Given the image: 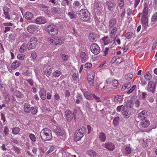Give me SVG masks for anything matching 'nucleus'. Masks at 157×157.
<instances>
[{"label": "nucleus", "instance_id": "obj_1", "mask_svg": "<svg viewBox=\"0 0 157 157\" xmlns=\"http://www.w3.org/2000/svg\"><path fill=\"white\" fill-rule=\"evenodd\" d=\"M40 135L41 139L44 141L49 140L52 137L51 130L46 128H43L41 130Z\"/></svg>", "mask_w": 157, "mask_h": 157}, {"label": "nucleus", "instance_id": "obj_2", "mask_svg": "<svg viewBox=\"0 0 157 157\" xmlns=\"http://www.w3.org/2000/svg\"><path fill=\"white\" fill-rule=\"evenodd\" d=\"M78 15L80 18L84 21L90 22V14L86 9H82L80 10L79 12Z\"/></svg>", "mask_w": 157, "mask_h": 157}, {"label": "nucleus", "instance_id": "obj_3", "mask_svg": "<svg viewBox=\"0 0 157 157\" xmlns=\"http://www.w3.org/2000/svg\"><path fill=\"white\" fill-rule=\"evenodd\" d=\"M148 8L147 5H145L142 12L141 22L144 29H146L148 25Z\"/></svg>", "mask_w": 157, "mask_h": 157}, {"label": "nucleus", "instance_id": "obj_4", "mask_svg": "<svg viewBox=\"0 0 157 157\" xmlns=\"http://www.w3.org/2000/svg\"><path fill=\"white\" fill-rule=\"evenodd\" d=\"M86 128L84 127H80L76 132V133L74 137L75 141H77L80 140L84 136L85 133Z\"/></svg>", "mask_w": 157, "mask_h": 157}, {"label": "nucleus", "instance_id": "obj_5", "mask_svg": "<svg viewBox=\"0 0 157 157\" xmlns=\"http://www.w3.org/2000/svg\"><path fill=\"white\" fill-rule=\"evenodd\" d=\"M37 40L34 36L32 37L28 43V48L29 50L35 49L37 46Z\"/></svg>", "mask_w": 157, "mask_h": 157}, {"label": "nucleus", "instance_id": "obj_6", "mask_svg": "<svg viewBox=\"0 0 157 157\" xmlns=\"http://www.w3.org/2000/svg\"><path fill=\"white\" fill-rule=\"evenodd\" d=\"M47 29L48 33L51 35H56L58 33V32L57 27L53 25L48 26Z\"/></svg>", "mask_w": 157, "mask_h": 157}, {"label": "nucleus", "instance_id": "obj_7", "mask_svg": "<svg viewBox=\"0 0 157 157\" xmlns=\"http://www.w3.org/2000/svg\"><path fill=\"white\" fill-rule=\"evenodd\" d=\"M91 52L95 55H97L100 52V49L99 46L95 43L92 44L90 46Z\"/></svg>", "mask_w": 157, "mask_h": 157}, {"label": "nucleus", "instance_id": "obj_8", "mask_svg": "<svg viewBox=\"0 0 157 157\" xmlns=\"http://www.w3.org/2000/svg\"><path fill=\"white\" fill-rule=\"evenodd\" d=\"M48 41L50 43H52L56 45H60L63 43L64 40H61V38L55 37L48 38Z\"/></svg>", "mask_w": 157, "mask_h": 157}, {"label": "nucleus", "instance_id": "obj_9", "mask_svg": "<svg viewBox=\"0 0 157 157\" xmlns=\"http://www.w3.org/2000/svg\"><path fill=\"white\" fill-rule=\"evenodd\" d=\"M52 69L48 65H45L43 69V74L48 77L52 72Z\"/></svg>", "mask_w": 157, "mask_h": 157}, {"label": "nucleus", "instance_id": "obj_10", "mask_svg": "<svg viewBox=\"0 0 157 157\" xmlns=\"http://www.w3.org/2000/svg\"><path fill=\"white\" fill-rule=\"evenodd\" d=\"M147 90L149 92H151L152 93H155V85L153 82L150 81L148 82Z\"/></svg>", "mask_w": 157, "mask_h": 157}, {"label": "nucleus", "instance_id": "obj_11", "mask_svg": "<svg viewBox=\"0 0 157 157\" xmlns=\"http://www.w3.org/2000/svg\"><path fill=\"white\" fill-rule=\"evenodd\" d=\"M102 146H104L109 151H113L115 148V145L114 144L112 143L106 142L105 144H102Z\"/></svg>", "mask_w": 157, "mask_h": 157}, {"label": "nucleus", "instance_id": "obj_12", "mask_svg": "<svg viewBox=\"0 0 157 157\" xmlns=\"http://www.w3.org/2000/svg\"><path fill=\"white\" fill-rule=\"evenodd\" d=\"M98 35L94 33H90L89 34V39L91 42H96L98 39Z\"/></svg>", "mask_w": 157, "mask_h": 157}, {"label": "nucleus", "instance_id": "obj_13", "mask_svg": "<svg viewBox=\"0 0 157 157\" xmlns=\"http://www.w3.org/2000/svg\"><path fill=\"white\" fill-rule=\"evenodd\" d=\"M65 114L67 121L69 122L71 121L74 116L73 114L69 110H66Z\"/></svg>", "mask_w": 157, "mask_h": 157}, {"label": "nucleus", "instance_id": "obj_14", "mask_svg": "<svg viewBox=\"0 0 157 157\" xmlns=\"http://www.w3.org/2000/svg\"><path fill=\"white\" fill-rule=\"evenodd\" d=\"M35 23L38 24H44L46 22V19L44 17H40L35 20Z\"/></svg>", "mask_w": 157, "mask_h": 157}, {"label": "nucleus", "instance_id": "obj_15", "mask_svg": "<svg viewBox=\"0 0 157 157\" xmlns=\"http://www.w3.org/2000/svg\"><path fill=\"white\" fill-rule=\"evenodd\" d=\"M28 31L30 33H34L36 32L37 30V28L36 26L34 25H29L27 27Z\"/></svg>", "mask_w": 157, "mask_h": 157}, {"label": "nucleus", "instance_id": "obj_16", "mask_svg": "<svg viewBox=\"0 0 157 157\" xmlns=\"http://www.w3.org/2000/svg\"><path fill=\"white\" fill-rule=\"evenodd\" d=\"M131 114V112L130 109H128L127 107L122 113L124 117L126 119L128 118L130 116Z\"/></svg>", "mask_w": 157, "mask_h": 157}, {"label": "nucleus", "instance_id": "obj_17", "mask_svg": "<svg viewBox=\"0 0 157 157\" xmlns=\"http://www.w3.org/2000/svg\"><path fill=\"white\" fill-rule=\"evenodd\" d=\"M147 116V113L145 110H143L138 114V117L140 120L144 119Z\"/></svg>", "mask_w": 157, "mask_h": 157}, {"label": "nucleus", "instance_id": "obj_18", "mask_svg": "<svg viewBox=\"0 0 157 157\" xmlns=\"http://www.w3.org/2000/svg\"><path fill=\"white\" fill-rule=\"evenodd\" d=\"M94 76L93 75L89 74L87 77V79L89 83L90 86H94Z\"/></svg>", "mask_w": 157, "mask_h": 157}, {"label": "nucleus", "instance_id": "obj_19", "mask_svg": "<svg viewBox=\"0 0 157 157\" xmlns=\"http://www.w3.org/2000/svg\"><path fill=\"white\" fill-rule=\"evenodd\" d=\"M21 64L20 62L18 60H15L11 64V67L13 69H15L19 67Z\"/></svg>", "mask_w": 157, "mask_h": 157}, {"label": "nucleus", "instance_id": "obj_20", "mask_svg": "<svg viewBox=\"0 0 157 157\" xmlns=\"http://www.w3.org/2000/svg\"><path fill=\"white\" fill-rule=\"evenodd\" d=\"M46 91L43 88L41 89L39 92L40 97L43 100L46 99Z\"/></svg>", "mask_w": 157, "mask_h": 157}, {"label": "nucleus", "instance_id": "obj_21", "mask_svg": "<svg viewBox=\"0 0 157 157\" xmlns=\"http://www.w3.org/2000/svg\"><path fill=\"white\" fill-rule=\"evenodd\" d=\"M114 101L116 103H121L123 101V98L122 96L120 95L115 96L114 98Z\"/></svg>", "mask_w": 157, "mask_h": 157}, {"label": "nucleus", "instance_id": "obj_22", "mask_svg": "<svg viewBox=\"0 0 157 157\" xmlns=\"http://www.w3.org/2000/svg\"><path fill=\"white\" fill-rule=\"evenodd\" d=\"M24 17L26 19L30 20L32 19L33 15L31 12H27L25 13Z\"/></svg>", "mask_w": 157, "mask_h": 157}, {"label": "nucleus", "instance_id": "obj_23", "mask_svg": "<svg viewBox=\"0 0 157 157\" xmlns=\"http://www.w3.org/2000/svg\"><path fill=\"white\" fill-rule=\"evenodd\" d=\"M31 107L29 104L27 103H25L24 106V110L25 113H29L30 112Z\"/></svg>", "mask_w": 157, "mask_h": 157}, {"label": "nucleus", "instance_id": "obj_24", "mask_svg": "<svg viewBox=\"0 0 157 157\" xmlns=\"http://www.w3.org/2000/svg\"><path fill=\"white\" fill-rule=\"evenodd\" d=\"M107 8L110 11H113L115 8L114 4L111 2H108L107 3Z\"/></svg>", "mask_w": 157, "mask_h": 157}, {"label": "nucleus", "instance_id": "obj_25", "mask_svg": "<svg viewBox=\"0 0 157 157\" xmlns=\"http://www.w3.org/2000/svg\"><path fill=\"white\" fill-rule=\"evenodd\" d=\"M150 121L148 120H144L142 121L140 123V125L143 128L147 127L150 124Z\"/></svg>", "mask_w": 157, "mask_h": 157}, {"label": "nucleus", "instance_id": "obj_26", "mask_svg": "<svg viewBox=\"0 0 157 157\" xmlns=\"http://www.w3.org/2000/svg\"><path fill=\"white\" fill-rule=\"evenodd\" d=\"M80 55L81 60L82 63L86 61L88 58L86 54L84 52H82Z\"/></svg>", "mask_w": 157, "mask_h": 157}, {"label": "nucleus", "instance_id": "obj_27", "mask_svg": "<svg viewBox=\"0 0 157 157\" xmlns=\"http://www.w3.org/2000/svg\"><path fill=\"white\" fill-rule=\"evenodd\" d=\"M99 140L101 142H104L105 141L106 137L105 134L103 132H100L99 135Z\"/></svg>", "mask_w": 157, "mask_h": 157}, {"label": "nucleus", "instance_id": "obj_28", "mask_svg": "<svg viewBox=\"0 0 157 157\" xmlns=\"http://www.w3.org/2000/svg\"><path fill=\"white\" fill-rule=\"evenodd\" d=\"M116 21L114 19H111L109 22V27L110 28L116 27Z\"/></svg>", "mask_w": 157, "mask_h": 157}, {"label": "nucleus", "instance_id": "obj_29", "mask_svg": "<svg viewBox=\"0 0 157 157\" xmlns=\"http://www.w3.org/2000/svg\"><path fill=\"white\" fill-rule=\"evenodd\" d=\"M117 28L116 27H114L111 30V32L110 33V36L113 38H114L115 34H116Z\"/></svg>", "mask_w": 157, "mask_h": 157}, {"label": "nucleus", "instance_id": "obj_30", "mask_svg": "<svg viewBox=\"0 0 157 157\" xmlns=\"http://www.w3.org/2000/svg\"><path fill=\"white\" fill-rule=\"evenodd\" d=\"M27 50L26 45L25 44H23L19 49L20 52L21 53L25 52Z\"/></svg>", "mask_w": 157, "mask_h": 157}, {"label": "nucleus", "instance_id": "obj_31", "mask_svg": "<svg viewBox=\"0 0 157 157\" xmlns=\"http://www.w3.org/2000/svg\"><path fill=\"white\" fill-rule=\"evenodd\" d=\"M87 154L91 157H95L97 155L96 152L92 150H90L87 151Z\"/></svg>", "mask_w": 157, "mask_h": 157}, {"label": "nucleus", "instance_id": "obj_32", "mask_svg": "<svg viewBox=\"0 0 157 157\" xmlns=\"http://www.w3.org/2000/svg\"><path fill=\"white\" fill-rule=\"evenodd\" d=\"M20 129L18 127H15L12 129V133L14 134H17L19 133Z\"/></svg>", "mask_w": 157, "mask_h": 157}, {"label": "nucleus", "instance_id": "obj_33", "mask_svg": "<svg viewBox=\"0 0 157 157\" xmlns=\"http://www.w3.org/2000/svg\"><path fill=\"white\" fill-rule=\"evenodd\" d=\"M145 78L147 80H150L152 78V76L151 74L149 72L146 73L144 75Z\"/></svg>", "mask_w": 157, "mask_h": 157}, {"label": "nucleus", "instance_id": "obj_34", "mask_svg": "<svg viewBox=\"0 0 157 157\" xmlns=\"http://www.w3.org/2000/svg\"><path fill=\"white\" fill-rule=\"evenodd\" d=\"M30 112L33 115H35L37 112V108L36 107L32 106L30 109Z\"/></svg>", "mask_w": 157, "mask_h": 157}, {"label": "nucleus", "instance_id": "obj_35", "mask_svg": "<svg viewBox=\"0 0 157 157\" xmlns=\"http://www.w3.org/2000/svg\"><path fill=\"white\" fill-rule=\"evenodd\" d=\"M51 11L53 14L57 13L59 11V9L55 7H52L51 9Z\"/></svg>", "mask_w": 157, "mask_h": 157}, {"label": "nucleus", "instance_id": "obj_36", "mask_svg": "<svg viewBox=\"0 0 157 157\" xmlns=\"http://www.w3.org/2000/svg\"><path fill=\"white\" fill-rule=\"evenodd\" d=\"M151 21L152 22H153V24L157 21V12L152 16Z\"/></svg>", "mask_w": 157, "mask_h": 157}, {"label": "nucleus", "instance_id": "obj_37", "mask_svg": "<svg viewBox=\"0 0 157 157\" xmlns=\"http://www.w3.org/2000/svg\"><path fill=\"white\" fill-rule=\"evenodd\" d=\"M147 94L145 92H142L141 94H140L139 96V98L140 99H144L147 97Z\"/></svg>", "mask_w": 157, "mask_h": 157}, {"label": "nucleus", "instance_id": "obj_38", "mask_svg": "<svg viewBox=\"0 0 157 157\" xmlns=\"http://www.w3.org/2000/svg\"><path fill=\"white\" fill-rule=\"evenodd\" d=\"M119 120V117H117L114 118L113 120V124L114 126H117Z\"/></svg>", "mask_w": 157, "mask_h": 157}, {"label": "nucleus", "instance_id": "obj_39", "mask_svg": "<svg viewBox=\"0 0 157 157\" xmlns=\"http://www.w3.org/2000/svg\"><path fill=\"white\" fill-rule=\"evenodd\" d=\"M84 95L85 98L88 100H92L93 99L92 94V95H91L85 92L84 94Z\"/></svg>", "mask_w": 157, "mask_h": 157}, {"label": "nucleus", "instance_id": "obj_40", "mask_svg": "<svg viewBox=\"0 0 157 157\" xmlns=\"http://www.w3.org/2000/svg\"><path fill=\"white\" fill-rule=\"evenodd\" d=\"M118 6L121 8H122L124 5V0H118Z\"/></svg>", "mask_w": 157, "mask_h": 157}, {"label": "nucleus", "instance_id": "obj_41", "mask_svg": "<svg viewBox=\"0 0 157 157\" xmlns=\"http://www.w3.org/2000/svg\"><path fill=\"white\" fill-rule=\"evenodd\" d=\"M133 36V34L132 33L130 32H127L126 34V37L127 39H130L132 38Z\"/></svg>", "mask_w": 157, "mask_h": 157}, {"label": "nucleus", "instance_id": "obj_42", "mask_svg": "<svg viewBox=\"0 0 157 157\" xmlns=\"http://www.w3.org/2000/svg\"><path fill=\"white\" fill-rule=\"evenodd\" d=\"M53 76L56 77H59L61 74V72L58 70H57L53 73Z\"/></svg>", "mask_w": 157, "mask_h": 157}, {"label": "nucleus", "instance_id": "obj_43", "mask_svg": "<svg viewBox=\"0 0 157 157\" xmlns=\"http://www.w3.org/2000/svg\"><path fill=\"white\" fill-rule=\"evenodd\" d=\"M131 150L130 147H127L125 148V154L128 155L130 153Z\"/></svg>", "mask_w": 157, "mask_h": 157}, {"label": "nucleus", "instance_id": "obj_44", "mask_svg": "<svg viewBox=\"0 0 157 157\" xmlns=\"http://www.w3.org/2000/svg\"><path fill=\"white\" fill-rule=\"evenodd\" d=\"M25 55L22 54L18 55L17 56V58L20 60H23L25 58Z\"/></svg>", "mask_w": 157, "mask_h": 157}, {"label": "nucleus", "instance_id": "obj_45", "mask_svg": "<svg viewBox=\"0 0 157 157\" xmlns=\"http://www.w3.org/2000/svg\"><path fill=\"white\" fill-rule=\"evenodd\" d=\"M30 139L33 142H35L36 140V138L35 135L33 134H31L29 136Z\"/></svg>", "mask_w": 157, "mask_h": 157}, {"label": "nucleus", "instance_id": "obj_46", "mask_svg": "<svg viewBox=\"0 0 157 157\" xmlns=\"http://www.w3.org/2000/svg\"><path fill=\"white\" fill-rule=\"evenodd\" d=\"M73 78L75 81H76L78 77V73H75L72 75Z\"/></svg>", "mask_w": 157, "mask_h": 157}, {"label": "nucleus", "instance_id": "obj_47", "mask_svg": "<svg viewBox=\"0 0 157 157\" xmlns=\"http://www.w3.org/2000/svg\"><path fill=\"white\" fill-rule=\"evenodd\" d=\"M92 96L93 97V99L94 98L97 102H101L100 98L96 96L95 94H92Z\"/></svg>", "mask_w": 157, "mask_h": 157}, {"label": "nucleus", "instance_id": "obj_48", "mask_svg": "<svg viewBox=\"0 0 157 157\" xmlns=\"http://www.w3.org/2000/svg\"><path fill=\"white\" fill-rule=\"evenodd\" d=\"M55 147H51L49 149L46 153V155H48L49 154L53 151Z\"/></svg>", "mask_w": 157, "mask_h": 157}, {"label": "nucleus", "instance_id": "obj_49", "mask_svg": "<svg viewBox=\"0 0 157 157\" xmlns=\"http://www.w3.org/2000/svg\"><path fill=\"white\" fill-rule=\"evenodd\" d=\"M61 57L64 61L67 60L68 58V56L65 54H61Z\"/></svg>", "mask_w": 157, "mask_h": 157}, {"label": "nucleus", "instance_id": "obj_50", "mask_svg": "<svg viewBox=\"0 0 157 157\" xmlns=\"http://www.w3.org/2000/svg\"><path fill=\"white\" fill-rule=\"evenodd\" d=\"M112 83V85L113 86L116 87L118 85V82L117 80L114 79Z\"/></svg>", "mask_w": 157, "mask_h": 157}, {"label": "nucleus", "instance_id": "obj_51", "mask_svg": "<svg viewBox=\"0 0 157 157\" xmlns=\"http://www.w3.org/2000/svg\"><path fill=\"white\" fill-rule=\"evenodd\" d=\"M124 86L125 87V88L126 89H128L131 86V82H128L124 84Z\"/></svg>", "mask_w": 157, "mask_h": 157}, {"label": "nucleus", "instance_id": "obj_52", "mask_svg": "<svg viewBox=\"0 0 157 157\" xmlns=\"http://www.w3.org/2000/svg\"><path fill=\"white\" fill-rule=\"evenodd\" d=\"M9 129L7 127H5L4 128V133L6 136H7L9 134Z\"/></svg>", "mask_w": 157, "mask_h": 157}, {"label": "nucleus", "instance_id": "obj_53", "mask_svg": "<svg viewBox=\"0 0 157 157\" xmlns=\"http://www.w3.org/2000/svg\"><path fill=\"white\" fill-rule=\"evenodd\" d=\"M116 60L117 63H120L123 61V59L121 57H119L116 59Z\"/></svg>", "mask_w": 157, "mask_h": 157}, {"label": "nucleus", "instance_id": "obj_54", "mask_svg": "<svg viewBox=\"0 0 157 157\" xmlns=\"http://www.w3.org/2000/svg\"><path fill=\"white\" fill-rule=\"evenodd\" d=\"M140 0H135L134 1V7L136 8L140 3Z\"/></svg>", "mask_w": 157, "mask_h": 157}, {"label": "nucleus", "instance_id": "obj_55", "mask_svg": "<svg viewBox=\"0 0 157 157\" xmlns=\"http://www.w3.org/2000/svg\"><path fill=\"white\" fill-rule=\"evenodd\" d=\"M133 75L132 74H128L126 76V78L128 80H130L133 77Z\"/></svg>", "mask_w": 157, "mask_h": 157}, {"label": "nucleus", "instance_id": "obj_56", "mask_svg": "<svg viewBox=\"0 0 157 157\" xmlns=\"http://www.w3.org/2000/svg\"><path fill=\"white\" fill-rule=\"evenodd\" d=\"M81 5L80 3L78 1H75L74 3V5L75 7H77L80 6Z\"/></svg>", "mask_w": 157, "mask_h": 157}, {"label": "nucleus", "instance_id": "obj_57", "mask_svg": "<svg viewBox=\"0 0 157 157\" xmlns=\"http://www.w3.org/2000/svg\"><path fill=\"white\" fill-rule=\"evenodd\" d=\"M87 127L88 130V133L89 134L90 133V132L93 131V129L91 126L90 125H87Z\"/></svg>", "mask_w": 157, "mask_h": 157}, {"label": "nucleus", "instance_id": "obj_58", "mask_svg": "<svg viewBox=\"0 0 157 157\" xmlns=\"http://www.w3.org/2000/svg\"><path fill=\"white\" fill-rule=\"evenodd\" d=\"M11 29V27L9 26H6L5 28V29L4 31V33H6L7 32L10 31Z\"/></svg>", "mask_w": 157, "mask_h": 157}, {"label": "nucleus", "instance_id": "obj_59", "mask_svg": "<svg viewBox=\"0 0 157 157\" xmlns=\"http://www.w3.org/2000/svg\"><path fill=\"white\" fill-rule=\"evenodd\" d=\"M92 66V64L90 63H86L85 64V67L86 68H89L90 67Z\"/></svg>", "mask_w": 157, "mask_h": 157}, {"label": "nucleus", "instance_id": "obj_60", "mask_svg": "<svg viewBox=\"0 0 157 157\" xmlns=\"http://www.w3.org/2000/svg\"><path fill=\"white\" fill-rule=\"evenodd\" d=\"M157 46V41H155L153 44L152 48L153 50H154L155 49L156 47Z\"/></svg>", "mask_w": 157, "mask_h": 157}, {"label": "nucleus", "instance_id": "obj_61", "mask_svg": "<svg viewBox=\"0 0 157 157\" xmlns=\"http://www.w3.org/2000/svg\"><path fill=\"white\" fill-rule=\"evenodd\" d=\"M85 105L86 107L88 109L90 108V103H89L88 101H86L85 102Z\"/></svg>", "mask_w": 157, "mask_h": 157}, {"label": "nucleus", "instance_id": "obj_62", "mask_svg": "<svg viewBox=\"0 0 157 157\" xmlns=\"http://www.w3.org/2000/svg\"><path fill=\"white\" fill-rule=\"evenodd\" d=\"M109 50V49L108 48H105V50L104 51V56H106L107 53H108V52Z\"/></svg>", "mask_w": 157, "mask_h": 157}, {"label": "nucleus", "instance_id": "obj_63", "mask_svg": "<svg viewBox=\"0 0 157 157\" xmlns=\"http://www.w3.org/2000/svg\"><path fill=\"white\" fill-rule=\"evenodd\" d=\"M62 130L60 128L58 127H56V128L55 130V133L57 134L59 132H60Z\"/></svg>", "mask_w": 157, "mask_h": 157}, {"label": "nucleus", "instance_id": "obj_64", "mask_svg": "<svg viewBox=\"0 0 157 157\" xmlns=\"http://www.w3.org/2000/svg\"><path fill=\"white\" fill-rule=\"evenodd\" d=\"M31 56L33 59H35L36 58L37 56L35 53L33 52L31 54Z\"/></svg>", "mask_w": 157, "mask_h": 157}]
</instances>
